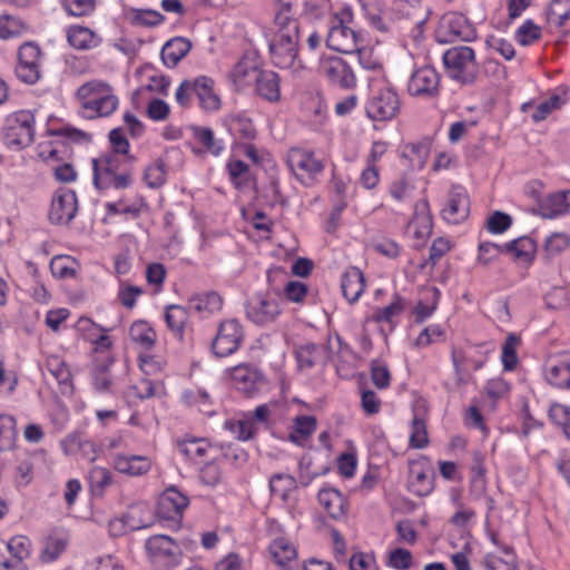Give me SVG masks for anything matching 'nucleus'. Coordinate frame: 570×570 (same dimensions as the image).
Segmentation results:
<instances>
[{
  "label": "nucleus",
  "mask_w": 570,
  "mask_h": 570,
  "mask_svg": "<svg viewBox=\"0 0 570 570\" xmlns=\"http://www.w3.org/2000/svg\"><path fill=\"white\" fill-rule=\"evenodd\" d=\"M220 306V296L215 292L195 295L189 299V307L196 309L197 312L207 311L212 313L219 309Z\"/></svg>",
  "instance_id": "c03bdc74"
},
{
  "label": "nucleus",
  "mask_w": 570,
  "mask_h": 570,
  "mask_svg": "<svg viewBox=\"0 0 570 570\" xmlns=\"http://www.w3.org/2000/svg\"><path fill=\"white\" fill-rule=\"evenodd\" d=\"M539 210L544 218H554L570 210V191H558L547 196L540 204Z\"/></svg>",
  "instance_id": "a878e982"
},
{
  "label": "nucleus",
  "mask_w": 570,
  "mask_h": 570,
  "mask_svg": "<svg viewBox=\"0 0 570 570\" xmlns=\"http://www.w3.org/2000/svg\"><path fill=\"white\" fill-rule=\"evenodd\" d=\"M438 40L443 43L454 41H472L476 38L475 28L462 13H445L436 32Z\"/></svg>",
  "instance_id": "0eeeda50"
},
{
  "label": "nucleus",
  "mask_w": 570,
  "mask_h": 570,
  "mask_svg": "<svg viewBox=\"0 0 570 570\" xmlns=\"http://www.w3.org/2000/svg\"><path fill=\"white\" fill-rule=\"evenodd\" d=\"M45 366L47 371L56 379L59 385L63 386L65 389H71V372L62 357L58 355H50L47 357Z\"/></svg>",
  "instance_id": "e433bc0d"
},
{
  "label": "nucleus",
  "mask_w": 570,
  "mask_h": 570,
  "mask_svg": "<svg viewBox=\"0 0 570 570\" xmlns=\"http://www.w3.org/2000/svg\"><path fill=\"white\" fill-rule=\"evenodd\" d=\"M282 298L272 293H257L245 303L246 317L262 327L277 322L283 313Z\"/></svg>",
  "instance_id": "39448f33"
},
{
  "label": "nucleus",
  "mask_w": 570,
  "mask_h": 570,
  "mask_svg": "<svg viewBox=\"0 0 570 570\" xmlns=\"http://www.w3.org/2000/svg\"><path fill=\"white\" fill-rule=\"evenodd\" d=\"M78 199L76 193L68 188L58 189L51 199L49 220L56 225H67L77 215Z\"/></svg>",
  "instance_id": "ddd939ff"
},
{
  "label": "nucleus",
  "mask_w": 570,
  "mask_h": 570,
  "mask_svg": "<svg viewBox=\"0 0 570 570\" xmlns=\"http://www.w3.org/2000/svg\"><path fill=\"white\" fill-rule=\"evenodd\" d=\"M342 293L350 302H356L365 289V277L360 268L350 267L342 276Z\"/></svg>",
  "instance_id": "393cba45"
},
{
  "label": "nucleus",
  "mask_w": 570,
  "mask_h": 570,
  "mask_svg": "<svg viewBox=\"0 0 570 570\" xmlns=\"http://www.w3.org/2000/svg\"><path fill=\"white\" fill-rule=\"evenodd\" d=\"M165 320L174 334L178 338H183L184 327L188 320V313L186 308L180 305L168 306L165 313Z\"/></svg>",
  "instance_id": "ea45409f"
},
{
  "label": "nucleus",
  "mask_w": 570,
  "mask_h": 570,
  "mask_svg": "<svg viewBox=\"0 0 570 570\" xmlns=\"http://www.w3.org/2000/svg\"><path fill=\"white\" fill-rule=\"evenodd\" d=\"M177 446L179 452L190 460L203 458L209 448L205 439H189L179 441Z\"/></svg>",
  "instance_id": "a18cd8bd"
},
{
  "label": "nucleus",
  "mask_w": 570,
  "mask_h": 570,
  "mask_svg": "<svg viewBox=\"0 0 570 570\" xmlns=\"http://www.w3.org/2000/svg\"><path fill=\"white\" fill-rule=\"evenodd\" d=\"M446 75L461 85H472L479 75L475 52L471 47L458 46L448 49L442 57Z\"/></svg>",
  "instance_id": "7ed1b4c3"
},
{
  "label": "nucleus",
  "mask_w": 570,
  "mask_h": 570,
  "mask_svg": "<svg viewBox=\"0 0 570 570\" xmlns=\"http://www.w3.org/2000/svg\"><path fill=\"white\" fill-rule=\"evenodd\" d=\"M144 180L151 188H158L165 184L166 170L165 164L161 159H157L145 169Z\"/></svg>",
  "instance_id": "8fccbe9b"
},
{
  "label": "nucleus",
  "mask_w": 570,
  "mask_h": 570,
  "mask_svg": "<svg viewBox=\"0 0 570 570\" xmlns=\"http://www.w3.org/2000/svg\"><path fill=\"white\" fill-rule=\"evenodd\" d=\"M320 70L332 85L342 89H352L356 85L354 71L341 57L333 56L322 60Z\"/></svg>",
  "instance_id": "4468645a"
},
{
  "label": "nucleus",
  "mask_w": 570,
  "mask_h": 570,
  "mask_svg": "<svg viewBox=\"0 0 570 570\" xmlns=\"http://www.w3.org/2000/svg\"><path fill=\"white\" fill-rule=\"evenodd\" d=\"M125 518L130 531L145 529L154 523V512L147 502H136L130 504Z\"/></svg>",
  "instance_id": "bb28decb"
},
{
  "label": "nucleus",
  "mask_w": 570,
  "mask_h": 570,
  "mask_svg": "<svg viewBox=\"0 0 570 570\" xmlns=\"http://www.w3.org/2000/svg\"><path fill=\"white\" fill-rule=\"evenodd\" d=\"M35 139V116L29 110L11 114L6 119L3 142L7 147L21 150Z\"/></svg>",
  "instance_id": "20e7f679"
},
{
  "label": "nucleus",
  "mask_w": 570,
  "mask_h": 570,
  "mask_svg": "<svg viewBox=\"0 0 570 570\" xmlns=\"http://www.w3.org/2000/svg\"><path fill=\"white\" fill-rule=\"evenodd\" d=\"M227 127L229 132L238 139L253 140L257 135L252 119L244 115L232 116L227 120Z\"/></svg>",
  "instance_id": "c9c22d12"
},
{
  "label": "nucleus",
  "mask_w": 570,
  "mask_h": 570,
  "mask_svg": "<svg viewBox=\"0 0 570 570\" xmlns=\"http://www.w3.org/2000/svg\"><path fill=\"white\" fill-rule=\"evenodd\" d=\"M470 213V200L466 190L461 186H453L449 193L446 206L441 210L442 217L452 224L466 219Z\"/></svg>",
  "instance_id": "f3484780"
},
{
  "label": "nucleus",
  "mask_w": 570,
  "mask_h": 570,
  "mask_svg": "<svg viewBox=\"0 0 570 570\" xmlns=\"http://www.w3.org/2000/svg\"><path fill=\"white\" fill-rule=\"evenodd\" d=\"M297 488L294 476L286 473H277L269 479V490L272 494L278 497L283 501H287L292 491Z\"/></svg>",
  "instance_id": "4c0bfd02"
},
{
  "label": "nucleus",
  "mask_w": 570,
  "mask_h": 570,
  "mask_svg": "<svg viewBox=\"0 0 570 570\" xmlns=\"http://www.w3.org/2000/svg\"><path fill=\"white\" fill-rule=\"evenodd\" d=\"M430 155L429 140L411 142L405 146L403 156L409 158L412 166L423 168Z\"/></svg>",
  "instance_id": "79ce46f5"
},
{
  "label": "nucleus",
  "mask_w": 570,
  "mask_h": 570,
  "mask_svg": "<svg viewBox=\"0 0 570 570\" xmlns=\"http://www.w3.org/2000/svg\"><path fill=\"white\" fill-rule=\"evenodd\" d=\"M169 111L170 109L168 104L163 99L154 98L148 104L147 115L155 121H163L167 119Z\"/></svg>",
  "instance_id": "69168bd1"
},
{
  "label": "nucleus",
  "mask_w": 570,
  "mask_h": 570,
  "mask_svg": "<svg viewBox=\"0 0 570 570\" xmlns=\"http://www.w3.org/2000/svg\"><path fill=\"white\" fill-rule=\"evenodd\" d=\"M413 97L434 98L440 92V75L432 66H423L413 71L407 83Z\"/></svg>",
  "instance_id": "9b49d317"
},
{
  "label": "nucleus",
  "mask_w": 570,
  "mask_h": 570,
  "mask_svg": "<svg viewBox=\"0 0 570 570\" xmlns=\"http://www.w3.org/2000/svg\"><path fill=\"white\" fill-rule=\"evenodd\" d=\"M435 473L425 462L410 463L407 489L416 497H426L434 489Z\"/></svg>",
  "instance_id": "dca6fc26"
},
{
  "label": "nucleus",
  "mask_w": 570,
  "mask_h": 570,
  "mask_svg": "<svg viewBox=\"0 0 570 570\" xmlns=\"http://www.w3.org/2000/svg\"><path fill=\"white\" fill-rule=\"evenodd\" d=\"M541 37V30L531 20H527L517 31L520 45L528 46Z\"/></svg>",
  "instance_id": "bf43d9fd"
},
{
  "label": "nucleus",
  "mask_w": 570,
  "mask_h": 570,
  "mask_svg": "<svg viewBox=\"0 0 570 570\" xmlns=\"http://www.w3.org/2000/svg\"><path fill=\"white\" fill-rule=\"evenodd\" d=\"M405 306V298L399 294H394L390 305L376 311L374 320L376 322H391L395 316L400 315L404 311Z\"/></svg>",
  "instance_id": "09e8293b"
},
{
  "label": "nucleus",
  "mask_w": 570,
  "mask_h": 570,
  "mask_svg": "<svg viewBox=\"0 0 570 570\" xmlns=\"http://www.w3.org/2000/svg\"><path fill=\"white\" fill-rule=\"evenodd\" d=\"M151 468V462L142 455H118L115 459V469L124 474L139 476L147 473Z\"/></svg>",
  "instance_id": "c85d7f7f"
},
{
  "label": "nucleus",
  "mask_w": 570,
  "mask_h": 570,
  "mask_svg": "<svg viewBox=\"0 0 570 570\" xmlns=\"http://www.w3.org/2000/svg\"><path fill=\"white\" fill-rule=\"evenodd\" d=\"M269 552L275 563L282 570H289L291 563L296 558V550L294 546L284 538H277L269 544Z\"/></svg>",
  "instance_id": "7c9ffc66"
},
{
  "label": "nucleus",
  "mask_w": 570,
  "mask_h": 570,
  "mask_svg": "<svg viewBox=\"0 0 570 570\" xmlns=\"http://www.w3.org/2000/svg\"><path fill=\"white\" fill-rule=\"evenodd\" d=\"M429 439L425 423L422 419L414 415L411 426L410 445L415 449H423L428 445Z\"/></svg>",
  "instance_id": "603ef678"
},
{
  "label": "nucleus",
  "mask_w": 570,
  "mask_h": 570,
  "mask_svg": "<svg viewBox=\"0 0 570 570\" xmlns=\"http://www.w3.org/2000/svg\"><path fill=\"white\" fill-rule=\"evenodd\" d=\"M357 41L358 35L353 29L338 23L331 28L326 45L337 52L353 55L358 49Z\"/></svg>",
  "instance_id": "6ab92c4d"
},
{
  "label": "nucleus",
  "mask_w": 570,
  "mask_h": 570,
  "mask_svg": "<svg viewBox=\"0 0 570 570\" xmlns=\"http://www.w3.org/2000/svg\"><path fill=\"white\" fill-rule=\"evenodd\" d=\"M295 357L299 368L308 370L321 362H325L327 360V351L323 345L306 343L296 347Z\"/></svg>",
  "instance_id": "b1692460"
},
{
  "label": "nucleus",
  "mask_w": 570,
  "mask_h": 570,
  "mask_svg": "<svg viewBox=\"0 0 570 570\" xmlns=\"http://www.w3.org/2000/svg\"><path fill=\"white\" fill-rule=\"evenodd\" d=\"M299 39L298 21L286 22L285 18L281 17L278 23H274L273 37L268 45L273 65L278 68L303 69L304 65L298 58Z\"/></svg>",
  "instance_id": "f257e3e1"
},
{
  "label": "nucleus",
  "mask_w": 570,
  "mask_h": 570,
  "mask_svg": "<svg viewBox=\"0 0 570 570\" xmlns=\"http://www.w3.org/2000/svg\"><path fill=\"white\" fill-rule=\"evenodd\" d=\"M189 499L176 488H168L158 500V513L163 519L176 520L183 517Z\"/></svg>",
  "instance_id": "a211bd4d"
},
{
  "label": "nucleus",
  "mask_w": 570,
  "mask_h": 570,
  "mask_svg": "<svg viewBox=\"0 0 570 570\" xmlns=\"http://www.w3.org/2000/svg\"><path fill=\"white\" fill-rule=\"evenodd\" d=\"M318 501L333 519H340L345 514V499L335 489H322L318 492Z\"/></svg>",
  "instance_id": "2f4dec72"
},
{
  "label": "nucleus",
  "mask_w": 570,
  "mask_h": 570,
  "mask_svg": "<svg viewBox=\"0 0 570 570\" xmlns=\"http://www.w3.org/2000/svg\"><path fill=\"white\" fill-rule=\"evenodd\" d=\"M67 39L70 46L85 50L96 47L98 39L92 30L87 27L71 26L67 31Z\"/></svg>",
  "instance_id": "72a5a7b5"
},
{
  "label": "nucleus",
  "mask_w": 570,
  "mask_h": 570,
  "mask_svg": "<svg viewBox=\"0 0 570 570\" xmlns=\"http://www.w3.org/2000/svg\"><path fill=\"white\" fill-rule=\"evenodd\" d=\"M244 340V331L240 323L235 320H226L220 323L213 341V352L216 356L226 357L235 353Z\"/></svg>",
  "instance_id": "1a4fd4ad"
},
{
  "label": "nucleus",
  "mask_w": 570,
  "mask_h": 570,
  "mask_svg": "<svg viewBox=\"0 0 570 570\" xmlns=\"http://www.w3.org/2000/svg\"><path fill=\"white\" fill-rule=\"evenodd\" d=\"M145 548L153 561L165 568H170L179 562L181 551L179 546L168 535L158 534L150 537Z\"/></svg>",
  "instance_id": "9d476101"
},
{
  "label": "nucleus",
  "mask_w": 570,
  "mask_h": 570,
  "mask_svg": "<svg viewBox=\"0 0 570 570\" xmlns=\"http://www.w3.org/2000/svg\"><path fill=\"white\" fill-rule=\"evenodd\" d=\"M193 137L210 154L217 156L224 149L222 140L215 138L214 131L208 127L191 126Z\"/></svg>",
  "instance_id": "58836bf2"
},
{
  "label": "nucleus",
  "mask_w": 570,
  "mask_h": 570,
  "mask_svg": "<svg viewBox=\"0 0 570 570\" xmlns=\"http://www.w3.org/2000/svg\"><path fill=\"white\" fill-rule=\"evenodd\" d=\"M230 379L235 387L247 396L258 392L265 384L263 373L248 364H239L230 370Z\"/></svg>",
  "instance_id": "2eb2a0df"
},
{
  "label": "nucleus",
  "mask_w": 570,
  "mask_h": 570,
  "mask_svg": "<svg viewBox=\"0 0 570 570\" xmlns=\"http://www.w3.org/2000/svg\"><path fill=\"white\" fill-rule=\"evenodd\" d=\"M389 564L396 570H407L412 566V553L411 551L396 548L390 553Z\"/></svg>",
  "instance_id": "680f3d73"
},
{
  "label": "nucleus",
  "mask_w": 570,
  "mask_h": 570,
  "mask_svg": "<svg viewBox=\"0 0 570 570\" xmlns=\"http://www.w3.org/2000/svg\"><path fill=\"white\" fill-rule=\"evenodd\" d=\"M129 336L142 350H150L157 337L154 328L145 321L134 322L129 328Z\"/></svg>",
  "instance_id": "f704fd0d"
},
{
  "label": "nucleus",
  "mask_w": 570,
  "mask_h": 570,
  "mask_svg": "<svg viewBox=\"0 0 570 570\" xmlns=\"http://www.w3.org/2000/svg\"><path fill=\"white\" fill-rule=\"evenodd\" d=\"M132 183V170L131 165L128 163H125L124 170L120 174H117L111 177V179H108L106 184H100L96 186L98 189H125L128 188Z\"/></svg>",
  "instance_id": "3c124183"
},
{
  "label": "nucleus",
  "mask_w": 570,
  "mask_h": 570,
  "mask_svg": "<svg viewBox=\"0 0 570 570\" xmlns=\"http://www.w3.org/2000/svg\"><path fill=\"white\" fill-rule=\"evenodd\" d=\"M512 225V218L509 214L495 210L487 220V229L491 234H502Z\"/></svg>",
  "instance_id": "4d7b16f0"
},
{
  "label": "nucleus",
  "mask_w": 570,
  "mask_h": 570,
  "mask_svg": "<svg viewBox=\"0 0 570 570\" xmlns=\"http://www.w3.org/2000/svg\"><path fill=\"white\" fill-rule=\"evenodd\" d=\"M62 446L66 453L72 454L80 452L82 458L94 462L97 458L98 446L91 440L83 439L79 433L69 434L63 441Z\"/></svg>",
  "instance_id": "c756f323"
},
{
  "label": "nucleus",
  "mask_w": 570,
  "mask_h": 570,
  "mask_svg": "<svg viewBox=\"0 0 570 570\" xmlns=\"http://www.w3.org/2000/svg\"><path fill=\"white\" fill-rule=\"evenodd\" d=\"M287 165L295 176L305 185H309L313 177L320 174L324 166L313 153L302 148H292L287 154Z\"/></svg>",
  "instance_id": "f8f14e48"
},
{
  "label": "nucleus",
  "mask_w": 570,
  "mask_h": 570,
  "mask_svg": "<svg viewBox=\"0 0 570 570\" xmlns=\"http://www.w3.org/2000/svg\"><path fill=\"white\" fill-rule=\"evenodd\" d=\"M546 379L558 389L570 387V353H564L547 363Z\"/></svg>",
  "instance_id": "412c9836"
},
{
  "label": "nucleus",
  "mask_w": 570,
  "mask_h": 570,
  "mask_svg": "<svg viewBox=\"0 0 570 570\" xmlns=\"http://www.w3.org/2000/svg\"><path fill=\"white\" fill-rule=\"evenodd\" d=\"M401 109L397 92L390 86L373 87L365 104V111L374 121H387L396 117Z\"/></svg>",
  "instance_id": "423d86ee"
},
{
  "label": "nucleus",
  "mask_w": 570,
  "mask_h": 570,
  "mask_svg": "<svg viewBox=\"0 0 570 570\" xmlns=\"http://www.w3.org/2000/svg\"><path fill=\"white\" fill-rule=\"evenodd\" d=\"M371 377L377 389H385L390 385L391 375L389 368L375 361L372 363Z\"/></svg>",
  "instance_id": "338daca9"
},
{
  "label": "nucleus",
  "mask_w": 570,
  "mask_h": 570,
  "mask_svg": "<svg viewBox=\"0 0 570 570\" xmlns=\"http://www.w3.org/2000/svg\"><path fill=\"white\" fill-rule=\"evenodd\" d=\"M76 96L81 101L82 116L88 119L108 117L119 105V99L110 85L101 80L81 85Z\"/></svg>",
  "instance_id": "f03ea898"
},
{
  "label": "nucleus",
  "mask_w": 570,
  "mask_h": 570,
  "mask_svg": "<svg viewBox=\"0 0 570 570\" xmlns=\"http://www.w3.org/2000/svg\"><path fill=\"white\" fill-rule=\"evenodd\" d=\"M193 95H195L194 79H185L178 86L175 92V99L179 106L186 108L190 106Z\"/></svg>",
  "instance_id": "774afa93"
},
{
  "label": "nucleus",
  "mask_w": 570,
  "mask_h": 570,
  "mask_svg": "<svg viewBox=\"0 0 570 570\" xmlns=\"http://www.w3.org/2000/svg\"><path fill=\"white\" fill-rule=\"evenodd\" d=\"M570 244V238L564 233H552L547 237L544 249L548 255L554 256L564 250Z\"/></svg>",
  "instance_id": "13d9d810"
},
{
  "label": "nucleus",
  "mask_w": 570,
  "mask_h": 570,
  "mask_svg": "<svg viewBox=\"0 0 570 570\" xmlns=\"http://www.w3.org/2000/svg\"><path fill=\"white\" fill-rule=\"evenodd\" d=\"M485 563L490 570H518L515 556L509 548H504V558L487 559Z\"/></svg>",
  "instance_id": "052dcab7"
},
{
  "label": "nucleus",
  "mask_w": 570,
  "mask_h": 570,
  "mask_svg": "<svg viewBox=\"0 0 570 570\" xmlns=\"http://www.w3.org/2000/svg\"><path fill=\"white\" fill-rule=\"evenodd\" d=\"M505 252L504 245L500 246L495 243L483 242L479 245V262L483 264H489L493 259H495L501 253Z\"/></svg>",
  "instance_id": "e2e57ef3"
},
{
  "label": "nucleus",
  "mask_w": 570,
  "mask_h": 570,
  "mask_svg": "<svg viewBox=\"0 0 570 570\" xmlns=\"http://www.w3.org/2000/svg\"><path fill=\"white\" fill-rule=\"evenodd\" d=\"M570 18V0H552L548 10L550 24L561 27Z\"/></svg>",
  "instance_id": "de8ad7c7"
},
{
  "label": "nucleus",
  "mask_w": 570,
  "mask_h": 570,
  "mask_svg": "<svg viewBox=\"0 0 570 570\" xmlns=\"http://www.w3.org/2000/svg\"><path fill=\"white\" fill-rule=\"evenodd\" d=\"M16 438V419L9 414H0V451L12 449Z\"/></svg>",
  "instance_id": "37998d69"
},
{
  "label": "nucleus",
  "mask_w": 570,
  "mask_h": 570,
  "mask_svg": "<svg viewBox=\"0 0 570 570\" xmlns=\"http://www.w3.org/2000/svg\"><path fill=\"white\" fill-rule=\"evenodd\" d=\"M504 249L507 253L512 254L515 259L530 263L534 258L537 245L532 238L522 236L507 243Z\"/></svg>",
  "instance_id": "473e14b6"
},
{
  "label": "nucleus",
  "mask_w": 570,
  "mask_h": 570,
  "mask_svg": "<svg viewBox=\"0 0 570 570\" xmlns=\"http://www.w3.org/2000/svg\"><path fill=\"white\" fill-rule=\"evenodd\" d=\"M518 344H519V338L515 335L510 334L507 337V340L502 346L501 358H502V363H503V366L505 370L511 371L517 365V362H518L517 345Z\"/></svg>",
  "instance_id": "5fc2aeb1"
},
{
  "label": "nucleus",
  "mask_w": 570,
  "mask_h": 570,
  "mask_svg": "<svg viewBox=\"0 0 570 570\" xmlns=\"http://www.w3.org/2000/svg\"><path fill=\"white\" fill-rule=\"evenodd\" d=\"M256 91L262 98L268 101H278L281 97L278 75L272 70L258 71L256 77Z\"/></svg>",
  "instance_id": "cd10ccee"
},
{
  "label": "nucleus",
  "mask_w": 570,
  "mask_h": 570,
  "mask_svg": "<svg viewBox=\"0 0 570 570\" xmlns=\"http://www.w3.org/2000/svg\"><path fill=\"white\" fill-rule=\"evenodd\" d=\"M62 6L68 14L73 17H83L94 12L95 0H62Z\"/></svg>",
  "instance_id": "6e6d98bb"
},
{
  "label": "nucleus",
  "mask_w": 570,
  "mask_h": 570,
  "mask_svg": "<svg viewBox=\"0 0 570 570\" xmlns=\"http://www.w3.org/2000/svg\"><path fill=\"white\" fill-rule=\"evenodd\" d=\"M16 75L24 83L33 85L41 77V51L37 43L26 42L18 50Z\"/></svg>",
  "instance_id": "6e6552de"
},
{
  "label": "nucleus",
  "mask_w": 570,
  "mask_h": 570,
  "mask_svg": "<svg viewBox=\"0 0 570 570\" xmlns=\"http://www.w3.org/2000/svg\"><path fill=\"white\" fill-rule=\"evenodd\" d=\"M214 87L215 81L210 77L199 76L194 79L195 96L205 111H217L220 108L222 101Z\"/></svg>",
  "instance_id": "aec40b11"
},
{
  "label": "nucleus",
  "mask_w": 570,
  "mask_h": 570,
  "mask_svg": "<svg viewBox=\"0 0 570 570\" xmlns=\"http://www.w3.org/2000/svg\"><path fill=\"white\" fill-rule=\"evenodd\" d=\"M9 556L12 560L24 562L30 556V540L24 535L12 537L7 543Z\"/></svg>",
  "instance_id": "49530a36"
},
{
  "label": "nucleus",
  "mask_w": 570,
  "mask_h": 570,
  "mask_svg": "<svg viewBox=\"0 0 570 570\" xmlns=\"http://www.w3.org/2000/svg\"><path fill=\"white\" fill-rule=\"evenodd\" d=\"M191 49V42L184 37H175L168 40L160 52L163 62L169 67H176Z\"/></svg>",
  "instance_id": "5701e85b"
},
{
  "label": "nucleus",
  "mask_w": 570,
  "mask_h": 570,
  "mask_svg": "<svg viewBox=\"0 0 570 570\" xmlns=\"http://www.w3.org/2000/svg\"><path fill=\"white\" fill-rule=\"evenodd\" d=\"M222 453L226 460L235 465H243L248 459L247 452L234 443L222 445Z\"/></svg>",
  "instance_id": "0e129e2a"
},
{
  "label": "nucleus",
  "mask_w": 570,
  "mask_h": 570,
  "mask_svg": "<svg viewBox=\"0 0 570 570\" xmlns=\"http://www.w3.org/2000/svg\"><path fill=\"white\" fill-rule=\"evenodd\" d=\"M92 169L95 186L106 184L108 179H111L112 176L120 174L124 170L121 167V159L118 155L112 154L92 159Z\"/></svg>",
  "instance_id": "4be33fe9"
},
{
  "label": "nucleus",
  "mask_w": 570,
  "mask_h": 570,
  "mask_svg": "<svg viewBox=\"0 0 570 570\" xmlns=\"http://www.w3.org/2000/svg\"><path fill=\"white\" fill-rule=\"evenodd\" d=\"M224 426L239 441H247L257 433L256 423L247 417L242 420H228L225 422Z\"/></svg>",
  "instance_id": "a19ab883"
},
{
  "label": "nucleus",
  "mask_w": 570,
  "mask_h": 570,
  "mask_svg": "<svg viewBox=\"0 0 570 570\" xmlns=\"http://www.w3.org/2000/svg\"><path fill=\"white\" fill-rule=\"evenodd\" d=\"M109 140L115 150L114 155L126 156L124 163L132 164L134 157L128 155L129 142L120 128H115L109 132Z\"/></svg>",
  "instance_id": "864d4df0"
}]
</instances>
